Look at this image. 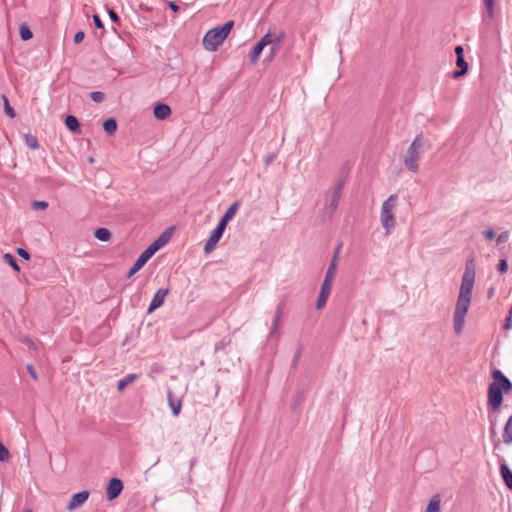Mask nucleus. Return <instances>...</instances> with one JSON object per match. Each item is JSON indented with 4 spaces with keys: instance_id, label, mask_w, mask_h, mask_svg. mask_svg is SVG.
Returning <instances> with one entry per match:
<instances>
[{
    "instance_id": "f257e3e1",
    "label": "nucleus",
    "mask_w": 512,
    "mask_h": 512,
    "mask_svg": "<svg viewBox=\"0 0 512 512\" xmlns=\"http://www.w3.org/2000/svg\"><path fill=\"white\" fill-rule=\"evenodd\" d=\"M475 262L473 259L468 260L462 276L460 290L453 315L454 331L457 335L463 332L466 314L469 310L472 292L475 283Z\"/></svg>"
},
{
    "instance_id": "f03ea898",
    "label": "nucleus",
    "mask_w": 512,
    "mask_h": 512,
    "mask_svg": "<svg viewBox=\"0 0 512 512\" xmlns=\"http://www.w3.org/2000/svg\"><path fill=\"white\" fill-rule=\"evenodd\" d=\"M492 377L493 382L488 389V404L497 411L503 402V391H509L512 388V383L500 370H494Z\"/></svg>"
},
{
    "instance_id": "7ed1b4c3",
    "label": "nucleus",
    "mask_w": 512,
    "mask_h": 512,
    "mask_svg": "<svg viewBox=\"0 0 512 512\" xmlns=\"http://www.w3.org/2000/svg\"><path fill=\"white\" fill-rule=\"evenodd\" d=\"M430 148V142L421 134H418L408 147L403 163L405 168L411 172H417L419 169V160L426 150Z\"/></svg>"
},
{
    "instance_id": "20e7f679",
    "label": "nucleus",
    "mask_w": 512,
    "mask_h": 512,
    "mask_svg": "<svg viewBox=\"0 0 512 512\" xmlns=\"http://www.w3.org/2000/svg\"><path fill=\"white\" fill-rule=\"evenodd\" d=\"M234 26L233 21H227L222 26L214 27L206 32L203 37V47L210 52H214L225 41Z\"/></svg>"
},
{
    "instance_id": "39448f33",
    "label": "nucleus",
    "mask_w": 512,
    "mask_h": 512,
    "mask_svg": "<svg viewBox=\"0 0 512 512\" xmlns=\"http://www.w3.org/2000/svg\"><path fill=\"white\" fill-rule=\"evenodd\" d=\"M397 199L398 196L396 194H392L383 202L381 207L380 220L387 234H390L396 225L394 209L397 204Z\"/></svg>"
},
{
    "instance_id": "423d86ee",
    "label": "nucleus",
    "mask_w": 512,
    "mask_h": 512,
    "mask_svg": "<svg viewBox=\"0 0 512 512\" xmlns=\"http://www.w3.org/2000/svg\"><path fill=\"white\" fill-rule=\"evenodd\" d=\"M343 184L338 182L331 191L325 194V205L324 210L328 216H332L338 207L341 195H342Z\"/></svg>"
},
{
    "instance_id": "0eeeda50",
    "label": "nucleus",
    "mask_w": 512,
    "mask_h": 512,
    "mask_svg": "<svg viewBox=\"0 0 512 512\" xmlns=\"http://www.w3.org/2000/svg\"><path fill=\"white\" fill-rule=\"evenodd\" d=\"M225 227L222 226V224H217L215 229L211 232L209 238L204 244V252L205 254L211 253L217 246L218 242L220 241L221 237L223 236V233L225 231Z\"/></svg>"
},
{
    "instance_id": "6e6552de",
    "label": "nucleus",
    "mask_w": 512,
    "mask_h": 512,
    "mask_svg": "<svg viewBox=\"0 0 512 512\" xmlns=\"http://www.w3.org/2000/svg\"><path fill=\"white\" fill-rule=\"evenodd\" d=\"M271 43V33H266L261 39L254 45L250 54L249 61L252 65H255L263 49Z\"/></svg>"
},
{
    "instance_id": "1a4fd4ad",
    "label": "nucleus",
    "mask_w": 512,
    "mask_h": 512,
    "mask_svg": "<svg viewBox=\"0 0 512 512\" xmlns=\"http://www.w3.org/2000/svg\"><path fill=\"white\" fill-rule=\"evenodd\" d=\"M123 490V483L118 478H112L106 488V495L108 500L117 498Z\"/></svg>"
},
{
    "instance_id": "9d476101",
    "label": "nucleus",
    "mask_w": 512,
    "mask_h": 512,
    "mask_svg": "<svg viewBox=\"0 0 512 512\" xmlns=\"http://www.w3.org/2000/svg\"><path fill=\"white\" fill-rule=\"evenodd\" d=\"M168 293H169L168 289L157 290V292L155 293V295L153 296V298L151 300V303L148 307L147 312L150 314L153 311H155L156 309H158L159 307H161L164 304L165 298L168 295Z\"/></svg>"
},
{
    "instance_id": "9b49d317",
    "label": "nucleus",
    "mask_w": 512,
    "mask_h": 512,
    "mask_svg": "<svg viewBox=\"0 0 512 512\" xmlns=\"http://www.w3.org/2000/svg\"><path fill=\"white\" fill-rule=\"evenodd\" d=\"M331 289H332V283H329L328 281H323L321 290H320V293H319V296H318V299L316 302L317 309H322L325 306V304L328 300V297L331 293Z\"/></svg>"
},
{
    "instance_id": "f8f14e48",
    "label": "nucleus",
    "mask_w": 512,
    "mask_h": 512,
    "mask_svg": "<svg viewBox=\"0 0 512 512\" xmlns=\"http://www.w3.org/2000/svg\"><path fill=\"white\" fill-rule=\"evenodd\" d=\"M88 497H89V492H87V491H81V492L74 494L71 497V499L67 505V510L73 511V510L77 509L83 503H85L87 501Z\"/></svg>"
},
{
    "instance_id": "ddd939ff",
    "label": "nucleus",
    "mask_w": 512,
    "mask_h": 512,
    "mask_svg": "<svg viewBox=\"0 0 512 512\" xmlns=\"http://www.w3.org/2000/svg\"><path fill=\"white\" fill-rule=\"evenodd\" d=\"M284 39H285V32L284 31H280L277 34H272L271 33V43L269 44L271 46L270 47V54H271V56H274L278 52V50H279L282 42L284 41Z\"/></svg>"
},
{
    "instance_id": "4468645a",
    "label": "nucleus",
    "mask_w": 512,
    "mask_h": 512,
    "mask_svg": "<svg viewBox=\"0 0 512 512\" xmlns=\"http://www.w3.org/2000/svg\"><path fill=\"white\" fill-rule=\"evenodd\" d=\"M238 208H239L238 201H236L232 205H230L228 207V209L225 211V213L223 214V216L221 217V219L219 220L218 224H222V226L226 228L228 222L234 218Z\"/></svg>"
},
{
    "instance_id": "2eb2a0df",
    "label": "nucleus",
    "mask_w": 512,
    "mask_h": 512,
    "mask_svg": "<svg viewBox=\"0 0 512 512\" xmlns=\"http://www.w3.org/2000/svg\"><path fill=\"white\" fill-rule=\"evenodd\" d=\"M150 258L151 257L143 251L137 258V260L134 262L133 266L130 268L127 277L130 278L135 273H137L148 262Z\"/></svg>"
},
{
    "instance_id": "dca6fc26",
    "label": "nucleus",
    "mask_w": 512,
    "mask_h": 512,
    "mask_svg": "<svg viewBox=\"0 0 512 512\" xmlns=\"http://www.w3.org/2000/svg\"><path fill=\"white\" fill-rule=\"evenodd\" d=\"M283 309H284V304L283 303L278 304V306L276 307L275 316H274V319H273V323H272V327H271V330H270V333H269V337H272L273 335H275L278 332V329H279V326H280L281 317H282V314H283Z\"/></svg>"
},
{
    "instance_id": "f3484780",
    "label": "nucleus",
    "mask_w": 512,
    "mask_h": 512,
    "mask_svg": "<svg viewBox=\"0 0 512 512\" xmlns=\"http://www.w3.org/2000/svg\"><path fill=\"white\" fill-rule=\"evenodd\" d=\"M153 112L157 119L164 120L171 114V109L167 104L158 103L155 105Z\"/></svg>"
},
{
    "instance_id": "a211bd4d",
    "label": "nucleus",
    "mask_w": 512,
    "mask_h": 512,
    "mask_svg": "<svg viewBox=\"0 0 512 512\" xmlns=\"http://www.w3.org/2000/svg\"><path fill=\"white\" fill-rule=\"evenodd\" d=\"M340 247H341V245H339V247L337 248L336 253L339 252ZM336 267H337V254L334 255L333 259L330 262V265L326 271L324 281H328L329 283H332V281L335 277Z\"/></svg>"
},
{
    "instance_id": "6ab92c4d",
    "label": "nucleus",
    "mask_w": 512,
    "mask_h": 512,
    "mask_svg": "<svg viewBox=\"0 0 512 512\" xmlns=\"http://www.w3.org/2000/svg\"><path fill=\"white\" fill-rule=\"evenodd\" d=\"M65 125L73 133L79 134L81 132L80 124L78 122V119L75 116H73V115H68L66 117Z\"/></svg>"
},
{
    "instance_id": "aec40b11",
    "label": "nucleus",
    "mask_w": 512,
    "mask_h": 512,
    "mask_svg": "<svg viewBox=\"0 0 512 512\" xmlns=\"http://www.w3.org/2000/svg\"><path fill=\"white\" fill-rule=\"evenodd\" d=\"M500 472L507 487L512 489V471L506 463L501 464Z\"/></svg>"
},
{
    "instance_id": "412c9836",
    "label": "nucleus",
    "mask_w": 512,
    "mask_h": 512,
    "mask_svg": "<svg viewBox=\"0 0 512 512\" xmlns=\"http://www.w3.org/2000/svg\"><path fill=\"white\" fill-rule=\"evenodd\" d=\"M441 498L439 495H434L428 502L425 512H440Z\"/></svg>"
},
{
    "instance_id": "4be33fe9",
    "label": "nucleus",
    "mask_w": 512,
    "mask_h": 512,
    "mask_svg": "<svg viewBox=\"0 0 512 512\" xmlns=\"http://www.w3.org/2000/svg\"><path fill=\"white\" fill-rule=\"evenodd\" d=\"M136 379H138L137 374H128L124 378L120 379L117 383L118 391H123L128 385L132 384Z\"/></svg>"
},
{
    "instance_id": "5701e85b",
    "label": "nucleus",
    "mask_w": 512,
    "mask_h": 512,
    "mask_svg": "<svg viewBox=\"0 0 512 512\" xmlns=\"http://www.w3.org/2000/svg\"><path fill=\"white\" fill-rule=\"evenodd\" d=\"M502 437L505 444H512V415L505 424Z\"/></svg>"
},
{
    "instance_id": "b1692460",
    "label": "nucleus",
    "mask_w": 512,
    "mask_h": 512,
    "mask_svg": "<svg viewBox=\"0 0 512 512\" xmlns=\"http://www.w3.org/2000/svg\"><path fill=\"white\" fill-rule=\"evenodd\" d=\"M456 64L460 68V70L454 71L453 77L459 78L460 76L464 75L467 72L468 64L464 60V56L457 57Z\"/></svg>"
},
{
    "instance_id": "393cba45",
    "label": "nucleus",
    "mask_w": 512,
    "mask_h": 512,
    "mask_svg": "<svg viewBox=\"0 0 512 512\" xmlns=\"http://www.w3.org/2000/svg\"><path fill=\"white\" fill-rule=\"evenodd\" d=\"M168 402L173 415L178 416L181 411L182 403L180 400L174 399L171 391L168 392Z\"/></svg>"
},
{
    "instance_id": "a878e982",
    "label": "nucleus",
    "mask_w": 512,
    "mask_h": 512,
    "mask_svg": "<svg viewBox=\"0 0 512 512\" xmlns=\"http://www.w3.org/2000/svg\"><path fill=\"white\" fill-rule=\"evenodd\" d=\"M94 236L99 241H109L111 238V233L107 228H98L95 230Z\"/></svg>"
},
{
    "instance_id": "bb28decb",
    "label": "nucleus",
    "mask_w": 512,
    "mask_h": 512,
    "mask_svg": "<svg viewBox=\"0 0 512 512\" xmlns=\"http://www.w3.org/2000/svg\"><path fill=\"white\" fill-rule=\"evenodd\" d=\"M19 34L23 41H28L33 37L32 31L26 23L20 25Z\"/></svg>"
},
{
    "instance_id": "cd10ccee",
    "label": "nucleus",
    "mask_w": 512,
    "mask_h": 512,
    "mask_svg": "<svg viewBox=\"0 0 512 512\" xmlns=\"http://www.w3.org/2000/svg\"><path fill=\"white\" fill-rule=\"evenodd\" d=\"M103 129L108 134H113L117 130V122L114 118H109L104 121L103 123Z\"/></svg>"
},
{
    "instance_id": "c85d7f7f",
    "label": "nucleus",
    "mask_w": 512,
    "mask_h": 512,
    "mask_svg": "<svg viewBox=\"0 0 512 512\" xmlns=\"http://www.w3.org/2000/svg\"><path fill=\"white\" fill-rule=\"evenodd\" d=\"M24 141L25 144L32 150H36L39 148L38 140L35 136L32 134H25L24 135Z\"/></svg>"
},
{
    "instance_id": "c756f323",
    "label": "nucleus",
    "mask_w": 512,
    "mask_h": 512,
    "mask_svg": "<svg viewBox=\"0 0 512 512\" xmlns=\"http://www.w3.org/2000/svg\"><path fill=\"white\" fill-rule=\"evenodd\" d=\"M2 100H3V105H4V112L7 116H9L10 118H15L16 116V113L14 111V109L10 106V103H9V100H8V97L6 95H2Z\"/></svg>"
},
{
    "instance_id": "7c9ffc66",
    "label": "nucleus",
    "mask_w": 512,
    "mask_h": 512,
    "mask_svg": "<svg viewBox=\"0 0 512 512\" xmlns=\"http://www.w3.org/2000/svg\"><path fill=\"white\" fill-rule=\"evenodd\" d=\"M3 258H4V261L7 264H9L15 271H20V267L17 264L16 259L12 254L6 253V254H4Z\"/></svg>"
},
{
    "instance_id": "2f4dec72",
    "label": "nucleus",
    "mask_w": 512,
    "mask_h": 512,
    "mask_svg": "<svg viewBox=\"0 0 512 512\" xmlns=\"http://www.w3.org/2000/svg\"><path fill=\"white\" fill-rule=\"evenodd\" d=\"M487 16L489 19H493L494 17V0H483Z\"/></svg>"
},
{
    "instance_id": "473e14b6",
    "label": "nucleus",
    "mask_w": 512,
    "mask_h": 512,
    "mask_svg": "<svg viewBox=\"0 0 512 512\" xmlns=\"http://www.w3.org/2000/svg\"><path fill=\"white\" fill-rule=\"evenodd\" d=\"M159 246L155 243V241H153L145 250L144 252L149 255L150 257H152L158 250H159Z\"/></svg>"
},
{
    "instance_id": "72a5a7b5",
    "label": "nucleus",
    "mask_w": 512,
    "mask_h": 512,
    "mask_svg": "<svg viewBox=\"0 0 512 512\" xmlns=\"http://www.w3.org/2000/svg\"><path fill=\"white\" fill-rule=\"evenodd\" d=\"M9 451L8 449L0 442V461L4 462L9 459Z\"/></svg>"
},
{
    "instance_id": "f704fd0d",
    "label": "nucleus",
    "mask_w": 512,
    "mask_h": 512,
    "mask_svg": "<svg viewBox=\"0 0 512 512\" xmlns=\"http://www.w3.org/2000/svg\"><path fill=\"white\" fill-rule=\"evenodd\" d=\"M31 206L35 210H45L48 207V202H46V201H33Z\"/></svg>"
},
{
    "instance_id": "c9c22d12",
    "label": "nucleus",
    "mask_w": 512,
    "mask_h": 512,
    "mask_svg": "<svg viewBox=\"0 0 512 512\" xmlns=\"http://www.w3.org/2000/svg\"><path fill=\"white\" fill-rule=\"evenodd\" d=\"M90 97H91L92 101H94L96 103H100L104 99V94L100 91H94L90 94Z\"/></svg>"
},
{
    "instance_id": "e433bc0d",
    "label": "nucleus",
    "mask_w": 512,
    "mask_h": 512,
    "mask_svg": "<svg viewBox=\"0 0 512 512\" xmlns=\"http://www.w3.org/2000/svg\"><path fill=\"white\" fill-rule=\"evenodd\" d=\"M168 240L169 237L166 234H162L154 241L159 246V248H161L168 242Z\"/></svg>"
},
{
    "instance_id": "4c0bfd02",
    "label": "nucleus",
    "mask_w": 512,
    "mask_h": 512,
    "mask_svg": "<svg viewBox=\"0 0 512 512\" xmlns=\"http://www.w3.org/2000/svg\"><path fill=\"white\" fill-rule=\"evenodd\" d=\"M26 369L32 379H34L35 381L38 380V374L32 364H28Z\"/></svg>"
},
{
    "instance_id": "58836bf2",
    "label": "nucleus",
    "mask_w": 512,
    "mask_h": 512,
    "mask_svg": "<svg viewBox=\"0 0 512 512\" xmlns=\"http://www.w3.org/2000/svg\"><path fill=\"white\" fill-rule=\"evenodd\" d=\"M508 269V263L505 259H501L498 264V271L501 273H505Z\"/></svg>"
},
{
    "instance_id": "ea45409f",
    "label": "nucleus",
    "mask_w": 512,
    "mask_h": 512,
    "mask_svg": "<svg viewBox=\"0 0 512 512\" xmlns=\"http://www.w3.org/2000/svg\"><path fill=\"white\" fill-rule=\"evenodd\" d=\"M510 234L508 231H504L502 232L501 234H499V236L497 237V242L498 243H504L508 240Z\"/></svg>"
},
{
    "instance_id": "a19ab883",
    "label": "nucleus",
    "mask_w": 512,
    "mask_h": 512,
    "mask_svg": "<svg viewBox=\"0 0 512 512\" xmlns=\"http://www.w3.org/2000/svg\"><path fill=\"white\" fill-rule=\"evenodd\" d=\"M108 15H109L110 19H111L113 22H115V23L119 24V22H120V18H119V16L117 15V13H116L114 10L109 9V10H108Z\"/></svg>"
},
{
    "instance_id": "79ce46f5",
    "label": "nucleus",
    "mask_w": 512,
    "mask_h": 512,
    "mask_svg": "<svg viewBox=\"0 0 512 512\" xmlns=\"http://www.w3.org/2000/svg\"><path fill=\"white\" fill-rule=\"evenodd\" d=\"M17 253L20 257H22L23 259L25 260H29L30 259V254L28 253L27 250H25L24 248H18L17 249Z\"/></svg>"
},
{
    "instance_id": "37998d69",
    "label": "nucleus",
    "mask_w": 512,
    "mask_h": 512,
    "mask_svg": "<svg viewBox=\"0 0 512 512\" xmlns=\"http://www.w3.org/2000/svg\"><path fill=\"white\" fill-rule=\"evenodd\" d=\"M503 328L505 330H510L512 329V315L508 313L506 319H505V323H504V326Z\"/></svg>"
},
{
    "instance_id": "c03bdc74",
    "label": "nucleus",
    "mask_w": 512,
    "mask_h": 512,
    "mask_svg": "<svg viewBox=\"0 0 512 512\" xmlns=\"http://www.w3.org/2000/svg\"><path fill=\"white\" fill-rule=\"evenodd\" d=\"M85 37V33L83 31H78L75 36H74V43L75 44H79L80 42H82V40L84 39Z\"/></svg>"
},
{
    "instance_id": "a18cd8bd",
    "label": "nucleus",
    "mask_w": 512,
    "mask_h": 512,
    "mask_svg": "<svg viewBox=\"0 0 512 512\" xmlns=\"http://www.w3.org/2000/svg\"><path fill=\"white\" fill-rule=\"evenodd\" d=\"M300 356H301V348H298V350H297V352L295 353L294 358H293V360H292V364H291V365H292V367H294V368H295V367L297 366L298 361H299V359H300Z\"/></svg>"
},
{
    "instance_id": "49530a36",
    "label": "nucleus",
    "mask_w": 512,
    "mask_h": 512,
    "mask_svg": "<svg viewBox=\"0 0 512 512\" xmlns=\"http://www.w3.org/2000/svg\"><path fill=\"white\" fill-rule=\"evenodd\" d=\"M93 21H94V24L97 28L99 29H103L104 28V25L100 19V17L98 15H93Z\"/></svg>"
},
{
    "instance_id": "de8ad7c7",
    "label": "nucleus",
    "mask_w": 512,
    "mask_h": 512,
    "mask_svg": "<svg viewBox=\"0 0 512 512\" xmlns=\"http://www.w3.org/2000/svg\"><path fill=\"white\" fill-rule=\"evenodd\" d=\"M484 236L487 240H492L495 236V233L492 229H489V230L485 231Z\"/></svg>"
},
{
    "instance_id": "09e8293b",
    "label": "nucleus",
    "mask_w": 512,
    "mask_h": 512,
    "mask_svg": "<svg viewBox=\"0 0 512 512\" xmlns=\"http://www.w3.org/2000/svg\"><path fill=\"white\" fill-rule=\"evenodd\" d=\"M455 53L457 57L464 56V49L462 46H456Z\"/></svg>"
},
{
    "instance_id": "8fccbe9b",
    "label": "nucleus",
    "mask_w": 512,
    "mask_h": 512,
    "mask_svg": "<svg viewBox=\"0 0 512 512\" xmlns=\"http://www.w3.org/2000/svg\"><path fill=\"white\" fill-rule=\"evenodd\" d=\"M169 8L174 12H177L179 10V6L174 2H169Z\"/></svg>"
},
{
    "instance_id": "3c124183",
    "label": "nucleus",
    "mask_w": 512,
    "mask_h": 512,
    "mask_svg": "<svg viewBox=\"0 0 512 512\" xmlns=\"http://www.w3.org/2000/svg\"><path fill=\"white\" fill-rule=\"evenodd\" d=\"M274 159V155H269L265 158V164L268 165L270 164Z\"/></svg>"
},
{
    "instance_id": "603ef678",
    "label": "nucleus",
    "mask_w": 512,
    "mask_h": 512,
    "mask_svg": "<svg viewBox=\"0 0 512 512\" xmlns=\"http://www.w3.org/2000/svg\"><path fill=\"white\" fill-rule=\"evenodd\" d=\"M222 346H223V345H222V343H217V344H216V346H215V349H216V350H218V349H220Z\"/></svg>"
},
{
    "instance_id": "864d4df0",
    "label": "nucleus",
    "mask_w": 512,
    "mask_h": 512,
    "mask_svg": "<svg viewBox=\"0 0 512 512\" xmlns=\"http://www.w3.org/2000/svg\"><path fill=\"white\" fill-rule=\"evenodd\" d=\"M509 314L512 315V304H511V307H510V310H509Z\"/></svg>"
}]
</instances>
